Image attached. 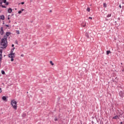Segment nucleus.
I'll use <instances>...</instances> for the list:
<instances>
[{"mask_svg": "<svg viewBox=\"0 0 124 124\" xmlns=\"http://www.w3.org/2000/svg\"><path fill=\"white\" fill-rule=\"evenodd\" d=\"M0 44L1 46H3V48H5L7 47V37L6 36H4L1 39Z\"/></svg>", "mask_w": 124, "mask_h": 124, "instance_id": "f257e3e1", "label": "nucleus"}, {"mask_svg": "<svg viewBox=\"0 0 124 124\" xmlns=\"http://www.w3.org/2000/svg\"><path fill=\"white\" fill-rule=\"evenodd\" d=\"M11 104L13 107V108L15 110H17V102L15 100H12L11 102Z\"/></svg>", "mask_w": 124, "mask_h": 124, "instance_id": "f03ea898", "label": "nucleus"}, {"mask_svg": "<svg viewBox=\"0 0 124 124\" xmlns=\"http://www.w3.org/2000/svg\"><path fill=\"white\" fill-rule=\"evenodd\" d=\"M8 57L11 59V62H14V58H15V53H10L8 55Z\"/></svg>", "mask_w": 124, "mask_h": 124, "instance_id": "7ed1b4c3", "label": "nucleus"}, {"mask_svg": "<svg viewBox=\"0 0 124 124\" xmlns=\"http://www.w3.org/2000/svg\"><path fill=\"white\" fill-rule=\"evenodd\" d=\"M92 33L91 31H89L88 32H87L85 33V36L87 37V38H90V34Z\"/></svg>", "mask_w": 124, "mask_h": 124, "instance_id": "20e7f679", "label": "nucleus"}, {"mask_svg": "<svg viewBox=\"0 0 124 124\" xmlns=\"http://www.w3.org/2000/svg\"><path fill=\"white\" fill-rule=\"evenodd\" d=\"M0 33L1 35H3L4 31H3V28L2 27L0 28Z\"/></svg>", "mask_w": 124, "mask_h": 124, "instance_id": "39448f33", "label": "nucleus"}, {"mask_svg": "<svg viewBox=\"0 0 124 124\" xmlns=\"http://www.w3.org/2000/svg\"><path fill=\"white\" fill-rule=\"evenodd\" d=\"M2 50L0 49V60L1 61L2 60Z\"/></svg>", "mask_w": 124, "mask_h": 124, "instance_id": "423d86ee", "label": "nucleus"}, {"mask_svg": "<svg viewBox=\"0 0 124 124\" xmlns=\"http://www.w3.org/2000/svg\"><path fill=\"white\" fill-rule=\"evenodd\" d=\"M2 100H3L4 101H7V99L6 98V97L3 96L2 97Z\"/></svg>", "mask_w": 124, "mask_h": 124, "instance_id": "0eeeda50", "label": "nucleus"}, {"mask_svg": "<svg viewBox=\"0 0 124 124\" xmlns=\"http://www.w3.org/2000/svg\"><path fill=\"white\" fill-rule=\"evenodd\" d=\"M11 12H12V9L10 8L8 9V13H11Z\"/></svg>", "mask_w": 124, "mask_h": 124, "instance_id": "6e6552de", "label": "nucleus"}, {"mask_svg": "<svg viewBox=\"0 0 124 124\" xmlns=\"http://www.w3.org/2000/svg\"><path fill=\"white\" fill-rule=\"evenodd\" d=\"M4 3H5L6 5H8V2H6V0H2Z\"/></svg>", "mask_w": 124, "mask_h": 124, "instance_id": "1a4fd4ad", "label": "nucleus"}, {"mask_svg": "<svg viewBox=\"0 0 124 124\" xmlns=\"http://www.w3.org/2000/svg\"><path fill=\"white\" fill-rule=\"evenodd\" d=\"M14 50H15V47H14L13 48H12L11 50V53H10L14 54V53H13L14 52Z\"/></svg>", "mask_w": 124, "mask_h": 124, "instance_id": "9d476101", "label": "nucleus"}, {"mask_svg": "<svg viewBox=\"0 0 124 124\" xmlns=\"http://www.w3.org/2000/svg\"><path fill=\"white\" fill-rule=\"evenodd\" d=\"M119 95H120V96H124V93L123 92H121L119 93Z\"/></svg>", "mask_w": 124, "mask_h": 124, "instance_id": "9b49d317", "label": "nucleus"}, {"mask_svg": "<svg viewBox=\"0 0 124 124\" xmlns=\"http://www.w3.org/2000/svg\"><path fill=\"white\" fill-rule=\"evenodd\" d=\"M4 19H5L4 16L3 15L1 16L0 20H4Z\"/></svg>", "mask_w": 124, "mask_h": 124, "instance_id": "f8f14e48", "label": "nucleus"}, {"mask_svg": "<svg viewBox=\"0 0 124 124\" xmlns=\"http://www.w3.org/2000/svg\"><path fill=\"white\" fill-rule=\"evenodd\" d=\"M10 34H11V33H10V32H7L6 33V35L7 36H9V35H10Z\"/></svg>", "mask_w": 124, "mask_h": 124, "instance_id": "ddd939ff", "label": "nucleus"}, {"mask_svg": "<svg viewBox=\"0 0 124 124\" xmlns=\"http://www.w3.org/2000/svg\"><path fill=\"white\" fill-rule=\"evenodd\" d=\"M81 27H83L84 28V27H86V23H83L81 24Z\"/></svg>", "mask_w": 124, "mask_h": 124, "instance_id": "4468645a", "label": "nucleus"}, {"mask_svg": "<svg viewBox=\"0 0 124 124\" xmlns=\"http://www.w3.org/2000/svg\"><path fill=\"white\" fill-rule=\"evenodd\" d=\"M103 6H104V7H105V8L107 7V4L106 3H104L103 4Z\"/></svg>", "mask_w": 124, "mask_h": 124, "instance_id": "2eb2a0df", "label": "nucleus"}, {"mask_svg": "<svg viewBox=\"0 0 124 124\" xmlns=\"http://www.w3.org/2000/svg\"><path fill=\"white\" fill-rule=\"evenodd\" d=\"M110 53H111V51H110V50L107 51V55L110 54Z\"/></svg>", "mask_w": 124, "mask_h": 124, "instance_id": "dca6fc26", "label": "nucleus"}, {"mask_svg": "<svg viewBox=\"0 0 124 124\" xmlns=\"http://www.w3.org/2000/svg\"><path fill=\"white\" fill-rule=\"evenodd\" d=\"M111 14H109L108 15L107 17V18H109V17H111Z\"/></svg>", "mask_w": 124, "mask_h": 124, "instance_id": "f3484780", "label": "nucleus"}, {"mask_svg": "<svg viewBox=\"0 0 124 124\" xmlns=\"http://www.w3.org/2000/svg\"><path fill=\"white\" fill-rule=\"evenodd\" d=\"M119 117L118 116H116L113 117V119H118Z\"/></svg>", "mask_w": 124, "mask_h": 124, "instance_id": "a211bd4d", "label": "nucleus"}, {"mask_svg": "<svg viewBox=\"0 0 124 124\" xmlns=\"http://www.w3.org/2000/svg\"><path fill=\"white\" fill-rule=\"evenodd\" d=\"M1 74H5V72H4V71H3V70H2L1 71Z\"/></svg>", "mask_w": 124, "mask_h": 124, "instance_id": "6ab92c4d", "label": "nucleus"}, {"mask_svg": "<svg viewBox=\"0 0 124 124\" xmlns=\"http://www.w3.org/2000/svg\"><path fill=\"white\" fill-rule=\"evenodd\" d=\"M2 4V0H0V5Z\"/></svg>", "mask_w": 124, "mask_h": 124, "instance_id": "aec40b11", "label": "nucleus"}, {"mask_svg": "<svg viewBox=\"0 0 124 124\" xmlns=\"http://www.w3.org/2000/svg\"><path fill=\"white\" fill-rule=\"evenodd\" d=\"M16 33L17 34H20V31H16Z\"/></svg>", "mask_w": 124, "mask_h": 124, "instance_id": "412c9836", "label": "nucleus"}, {"mask_svg": "<svg viewBox=\"0 0 124 124\" xmlns=\"http://www.w3.org/2000/svg\"><path fill=\"white\" fill-rule=\"evenodd\" d=\"M50 63L51 64V65H54V63H53V62L50 61Z\"/></svg>", "mask_w": 124, "mask_h": 124, "instance_id": "4be33fe9", "label": "nucleus"}, {"mask_svg": "<svg viewBox=\"0 0 124 124\" xmlns=\"http://www.w3.org/2000/svg\"><path fill=\"white\" fill-rule=\"evenodd\" d=\"M90 8H88L87 9V11H88V12H90Z\"/></svg>", "mask_w": 124, "mask_h": 124, "instance_id": "5701e85b", "label": "nucleus"}, {"mask_svg": "<svg viewBox=\"0 0 124 124\" xmlns=\"http://www.w3.org/2000/svg\"><path fill=\"white\" fill-rule=\"evenodd\" d=\"M18 14H21V13H22V11H19L18 12Z\"/></svg>", "mask_w": 124, "mask_h": 124, "instance_id": "b1692460", "label": "nucleus"}, {"mask_svg": "<svg viewBox=\"0 0 124 124\" xmlns=\"http://www.w3.org/2000/svg\"><path fill=\"white\" fill-rule=\"evenodd\" d=\"M1 6L3 8H6V7L5 6H3L2 5Z\"/></svg>", "mask_w": 124, "mask_h": 124, "instance_id": "393cba45", "label": "nucleus"}, {"mask_svg": "<svg viewBox=\"0 0 124 124\" xmlns=\"http://www.w3.org/2000/svg\"><path fill=\"white\" fill-rule=\"evenodd\" d=\"M21 4H25V2H22L21 3Z\"/></svg>", "mask_w": 124, "mask_h": 124, "instance_id": "a878e982", "label": "nucleus"}, {"mask_svg": "<svg viewBox=\"0 0 124 124\" xmlns=\"http://www.w3.org/2000/svg\"><path fill=\"white\" fill-rule=\"evenodd\" d=\"M89 19H91V20H92V19H93V17H89Z\"/></svg>", "mask_w": 124, "mask_h": 124, "instance_id": "bb28decb", "label": "nucleus"}, {"mask_svg": "<svg viewBox=\"0 0 124 124\" xmlns=\"http://www.w3.org/2000/svg\"><path fill=\"white\" fill-rule=\"evenodd\" d=\"M1 93V88H0V93Z\"/></svg>", "mask_w": 124, "mask_h": 124, "instance_id": "cd10ccee", "label": "nucleus"}, {"mask_svg": "<svg viewBox=\"0 0 124 124\" xmlns=\"http://www.w3.org/2000/svg\"><path fill=\"white\" fill-rule=\"evenodd\" d=\"M24 10H25V9H21V12H22V11H24Z\"/></svg>", "mask_w": 124, "mask_h": 124, "instance_id": "c85d7f7f", "label": "nucleus"}, {"mask_svg": "<svg viewBox=\"0 0 124 124\" xmlns=\"http://www.w3.org/2000/svg\"><path fill=\"white\" fill-rule=\"evenodd\" d=\"M120 8H122V6L121 5H119Z\"/></svg>", "mask_w": 124, "mask_h": 124, "instance_id": "c756f323", "label": "nucleus"}, {"mask_svg": "<svg viewBox=\"0 0 124 124\" xmlns=\"http://www.w3.org/2000/svg\"><path fill=\"white\" fill-rule=\"evenodd\" d=\"M21 57H24V54H21Z\"/></svg>", "mask_w": 124, "mask_h": 124, "instance_id": "7c9ffc66", "label": "nucleus"}, {"mask_svg": "<svg viewBox=\"0 0 124 124\" xmlns=\"http://www.w3.org/2000/svg\"><path fill=\"white\" fill-rule=\"evenodd\" d=\"M12 47H14V45L13 44V45H12Z\"/></svg>", "mask_w": 124, "mask_h": 124, "instance_id": "2f4dec72", "label": "nucleus"}, {"mask_svg": "<svg viewBox=\"0 0 124 124\" xmlns=\"http://www.w3.org/2000/svg\"><path fill=\"white\" fill-rule=\"evenodd\" d=\"M54 120H55V121H57V118H55V119H54Z\"/></svg>", "mask_w": 124, "mask_h": 124, "instance_id": "473e14b6", "label": "nucleus"}, {"mask_svg": "<svg viewBox=\"0 0 124 124\" xmlns=\"http://www.w3.org/2000/svg\"><path fill=\"white\" fill-rule=\"evenodd\" d=\"M6 27H9V26H8V25H6Z\"/></svg>", "mask_w": 124, "mask_h": 124, "instance_id": "72a5a7b5", "label": "nucleus"}, {"mask_svg": "<svg viewBox=\"0 0 124 124\" xmlns=\"http://www.w3.org/2000/svg\"><path fill=\"white\" fill-rule=\"evenodd\" d=\"M1 16H0V17H1Z\"/></svg>", "mask_w": 124, "mask_h": 124, "instance_id": "f704fd0d", "label": "nucleus"}, {"mask_svg": "<svg viewBox=\"0 0 124 124\" xmlns=\"http://www.w3.org/2000/svg\"><path fill=\"white\" fill-rule=\"evenodd\" d=\"M8 20H9V17L8 18Z\"/></svg>", "mask_w": 124, "mask_h": 124, "instance_id": "c9c22d12", "label": "nucleus"}, {"mask_svg": "<svg viewBox=\"0 0 124 124\" xmlns=\"http://www.w3.org/2000/svg\"><path fill=\"white\" fill-rule=\"evenodd\" d=\"M121 124H123V122H121Z\"/></svg>", "mask_w": 124, "mask_h": 124, "instance_id": "e433bc0d", "label": "nucleus"}]
</instances>
